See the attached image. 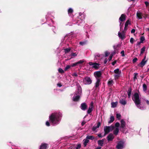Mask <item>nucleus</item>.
Returning a JSON list of instances; mask_svg holds the SVG:
<instances>
[{
    "mask_svg": "<svg viewBox=\"0 0 149 149\" xmlns=\"http://www.w3.org/2000/svg\"><path fill=\"white\" fill-rule=\"evenodd\" d=\"M62 116V113L58 111L52 113L49 116V119L50 122L53 126L59 124Z\"/></svg>",
    "mask_w": 149,
    "mask_h": 149,
    "instance_id": "obj_1",
    "label": "nucleus"
},
{
    "mask_svg": "<svg viewBox=\"0 0 149 149\" xmlns=\"http://www.w3.org/2000/svg\"><path fill=\"white\" fill-rule=\"evenodd\" d=\"M132 99L138 108L141 110H144L146 109V107L144 106H142L141 104V100L138 93H135L132 97Z\"/></svg>",
    "mask_w": 149,
    "mask_h": 149,
    "instance_id": "obj_2",
    "label": "nucleus"
},
{
    "mask_svg": "<svg viewBox=\"0 0 149 149\" xmlns=\"http://www.w3.org/2000/svg\"><path fill=\"white\" fill-rule=\"evenodd\" d=\"M81 94V88L79 85L77 87V89L74 93L72 98L73 101L76 102L79 100Z\"/></svg>",
    "mask_w": 149,
    "mask_h": 149,
    "instance_id": "obj_3",
    "label": "nucleus"
},
{
    "mask_svg": "<svg viewBox=\"0 0 149 149\" xmlns=\"http://www.w3.org/2000/svg\"><path fill=\"white\" fill-rule=\"evenodd\" d=\"M53 16L51 15V12H48L46 15V18L48 25L50 26L54 24V22L52 20V17Z\"/></svg>",
    "mask_w": 149,
    "mask_h": 149,
    "instance_id": "obj_4",
    "label": "nucleus"
},
{
    "mask_svg": "<svg viewBox=\"0 0 149 149\" xmlns=\"http://www.w3.org/2000/svg\"><path fill=\"white\" fill-rule=\"evenodd\" d=\"M114 128V127L113 125H111L110 126H105L104 128V133L103 136H104L110 132L111 131L113 130Z\"/></svg>",
    "mask_w": 149,
    "mask_h": 149,
    "instance_id": "obj_5",
    "label": "nucleus"
},
{
    "mask_svg": "<svg viewBox=\"0 0 149 149\" xmlns=\"http://www.w3.org/2000/svg\"><path fill=\"white\" fill-rule=\"evenodd\" d=\"M92 80L88 77H85L83 80V83L86 85H89L92 83Z\"/></svg>",
    "mask_w": 149,
    "mask_h": 149,
    "instance_id": "obj_6",
    "label": "nucleus"
},
{
    "mask_svg": "<svg viewBox=\"0 0 149 149\" xmlns=\"http://www.w3.org/2000/svg\"><path fill=\"white\" fill-rule=\"evenodd\" d=\"M79 16L78 17V19L77 20V22L76 23H74V24H76L78 25L81 26L82 24H83L84 23V21L83 19H84V18L81 19L80 16L82 15V13H79Z\"/></svg>",
    "mask_w": 149,
    "mask_h": 149,
    "instance_id": "obj_7",
    "label": "nucleus"
},
{
    "mask_svg": "<svg viewBox=\"0 0 149 149\" xmlns=\"http://www.w3.org/2000/svg\"><path fill=\"white\" fill-rule=\"evenodd\" d=\"M125 147V142L123 141H119L116 146L117 149H122Z\"/></svg>",
    "mask_w": 149,
    "mask_h": 149,
    "instance_id": "obj_8",
    "label": "nucleus"
},
{
    "mask_svg": "<svg viewBox=\"0 0 149 149\" xmlns=\"http://www.w3.org/2000/svg\"><path fill=\"white\" fill-rule=\"evenodd\" d=\"M125 125L126 124L125 121L123 119L121 120L120 121V128L121 131L123 133H126V132H125L124 130L125 128Z\"/></svg>",
    "mask_w": 149,
    "mask_h": 149,
    "instance_id": "obj_9",
    "label": "nucleus"
},
{
    "mask_svg": "<svg viewBox=\"0 0 149 149\" xmlns=\"http://www.w3.org/2000/svg\"><path fill=\"white\" fill-rule=\"evenodd\" d=\"M114 72L115 73L114 75L115 79H118L120 76V74L121 73V71L119 70V69L118 68L114 70Z\"/></svg>",
    "mask_w": 149,
    "mask_h": 149,
    "instance_id": "obj_10",
    "label": "nucleus"
},
{
    "mask_svg": "<svg viewBox=\"0 0 149 149\" xmlns=\"http://www.w3.org/2000/svg\"><path fill=\"white\" fill-rule=\"evenodd\" d=\"M125 14H122L120 17L119 19V22L120 23V30H121V29L122 28V26H123V24L122 25L121 22H123L125 21Z\"/></svg>",
    "mask_w": 149,
    "mask_h": 149,
    "instance_id": "obj_11",
    "label": "nucleus"
},
{
    "mask_svg": "<svg viewBox=\"0 0 149 149\" xmlns=\"http://www.w3.org/2000/svg\"><path fill=\"white\" fill-rule=\"evenodd\" d=\"M102 74V73L100 71L95 72L94 73V76L95 77L96 79H100V78L101 77Z\"/></svg>",
    "mask_w": 149,
    "mask_h": 149,
    "instance_id": "obj_12",
    "label": "nucleus"
},
{
    "mask_svg": "<svg viewBox=\"0 0 149 149\" xmlns=\"http://www.w3.org/2000/svg\"><path fill=\"white\" fill-rule=\"evenodd\" d=\"M88 64L90 65H92V68L95 69H97L99 68L100 64L96 63H93L91 62H89Z\"/></svg>",
    "mask_w": 149,
    "mask_h": 149,
    "instance_id": "obj_13",
    "label": "nucleus"
},
{
    "mask_svg": "<svg viewBox=\"0 0 149 149\" xmlns=\"http://www.w3.org/2000/svg\"><path fill=\"white\" fill-rule=\"evenodd\" d=\"M84 62V60H80L79 61L74 63L71 64V66L72 67H74L78 66V65L82 64Z\"/></svg>",
    "mask_w": 149,
    "mask_h": 149,
    "instance_id": "obj_14",
    "label": "nucleus"
},
{
    "mask_svg": "<svg viewBox=\"0 0 149 149\" xmlns=\"http://www.w3.org/2000/svg\"><path fill=\"white\" fill-rule=\"evenodd\" d=\"M100 79H96L95 82V86L94 87V89H97L98 88L100 85L101 84Z\"/></svg>",
    "mask_w": 149,
    "mask_h": 149,
    "instance_id": "obj_15",
    "label": "nucleus"
},
{
    "mask_svg": "<svg viewBox=\"0 0 149 149\" xmlns=\"http://www.w3.org/2000/svg\"><path fill=\"white\" fill-rule=\"evenodd\" d=\"M114 138V136L112 133L109 134L107 137V139L108 141H111Z\"/></svg>",
    "mask_w": 149,
    "mask_h": 149,
    "instance_id": "obj_16",
    "label": "nucleus"
},
{
    "mask_svg": "<svg viewBox=\"0 0 149 149\" xmlns=\"http://www.w3.org/2000/svg\"><path fill=\"white\" fill-rule=\"evenodd\" d=\"M48 147V144L45 143H41L39 149H47Z\"/></svg>",
    "mask_w": 149,
    "mask_h": 149,
    "instance_id": "obj_17",
    "label": "nucleus"
},
{
    "mask_svg": "<svg viewBox=\"0 0 149 149\" xmlns=\"http://www.w3.org/2000/svg\"><path fill=\"white\" fill-rule=\"evenodd\" d=\"M118 36L120 38L123 40L124 39L125 36V32L124 31L121 33L119 31L118 33Z\"/></svg>",
    "mask_w": 149,
    "mask_h": 149,
    "instance_id": "obj_18",
    "label": "nucleus"
},
{
    "mask_svg": "<svg viewBox=\"0 0 149 149\" xmlns=\"http://www.w3.org/2000/svg\"><path fill=\"white\" fill-rule=\"evenodd\" d=\"M68 12L69 16L71 17H73V9L71 8H70L68 9Z\"/></svg>",
    "mask_w": 149,
    "mask_h": 149,
    "instance_id": "obj_19",
    "label": "nucleus"
},
{
    "mask_svg": "<svg viewBox=\"0 0 149 149\" xmlns=\"http://www.w3.org/2000/svg\"><path fill=\"white\" fill-rule=\"evenodd\" d=\"M81 108L83 110H85L87 107V105L85 103H82L81 105Z\"/></svg>",
    "mask_w": 149,
    "mask_h": 149,
    "instance_id": "obj_20",
    "label": "nucleus"
},
{
    "mask_svg": "<svg viewBox=\"0 0 149 149\" xmlns=\"http://www.w3.org/2000/svg\"><path fill=\"white\" fill-rule=\"evenodd\" d=\"M101 125V123L100 122H98L97 124V125L96 126L95 125L93 126V127L92 128V130L93 131H95L96 129L98 128Z\"/></svg>",
    "mask_w": 149,
    "mask_h": 149,
    "instance_id": "obj_21",
    "label": "nucleus"
},
{
    "mask_svg": "<svg viewBox=\"0 0 149 149\" xmlns=\"http://www.w3.org/2000/svg\"><path fill=\"white\" fill-rule=\"evenodd\" d=\"M93 103L92 102L91 104V105L88 108V109L87 111V113L88 114H89L93 110Z\"/></svg>",
    "mask_w": 149,
    "mask_h": 149,
    "instance_id": "obj_22",
    "label": "nucleus"
},
{
    "mask_svg": "<svg viewBox=\"0 0 149 149\" xmlns=\"http://www.w3.org/2000/svg\"><path fill=\"white\" fill-rule=\"evenodd\" d=\"M119 102L121 104L123 105H125L127 104V101L125 99H120Z\"/></svg>",
    "mask_w": 149,
    "mask_h": 149,
    "instance_id": "obj_23",
    "label": "nucleus"
},
{
    "mask_svg": "<svg viewBox=\"0 0 149 149\" xmlns=\"http://www.w3.org/2000/svg\"><path fill=\"white\" fill-rule=\"evenodd\" d=\"M104 139L98 140L97 141L98 145L101 146H102L104 144Z\"/></svg>",
    "mask_w": 149,
    "mask_h": 149,
    "instance_id": "obj_24",
    "label": "nucleus"
},
{
    "mask_svg": "<svg viewBox=\"0 0 149 149\" xmlns=\"http://www.w3.org/2000/svg\"><path fill=\"white\" fill-rule=\"evenodd\" d=\"M119 129L118 128L116 127L114 130L113 131V134L115 135H117L119 132Z\"/></svg>",
    "mask_w": 149,
    "mask_h": 149,
    "instance_id": "obj_25",
    "label": "nucleus"
},
{
    "mask_svg": "<svg viewBox=\"0 0 149 149\" xmlns=\"http://www.w3.org/2000/svg\"><path fill=\"white\" fill-rule=\"evenodd\" d=\"M114 120V118L113 116H111L110 118V120L108 122V124H109L112 123Z\"/></svg>",
    "mask_w": 149,
    "mask_h": 149,
    "instance_id": "obj_26",
    "label": "nucleus"
},
{
    "mask_svg": "<svg viewBox=\"0 0 149 149\" xmlns=\"http://www.w3.org/2000/svg\"><path fill=\"white\" fill-rule=\"evenodd\" d=\"M147 61H144L142 60L141 62L140 63V66L141 67H143V66L144 65L146 64L147 62Z\"/></svg>",
    "mask_w": 149,
    "mask_h": 149,
    "instance_id": "obj_27",
    "label": "nucleus"
},
{
    "mask_svg": "<svg viewBox=\"0 0 149 149\" xmlns=\"http://www.w3.org/2000/svg\"><path fill=\"white\" fill-rule=\"evenodd\" d=\"M131 92L132 89L131 88H130L127 91V95L129 98H130V97Z\"/></svg>",
    "mask_w": 149,
    "mask_h": 149,
    "instance_id": "obj_28",
    "label": "nucleus"
},
{
    "mask_svg": "<svg viewBox=\"0 0 149 149\" xmlns=\"http://www.w3.org/2000/svg\"><path fill=\"white\" fill-rule=\"evenodd\" d=\"M137 18L139 19H141L142 18L141 14L139 12H137L136 13Z\"/></svg>",
    "mask_w": 149,
    "mask_h": 149,
    "instance_id": "obj_29",
    "label": "nucleus"
},
{
    "mask_svg": "<svg viewBox=\"0 0 149 149\" xmlns=\"http://www.w3.org/2000/svg\"><path fill=\"white\" fill-rule=\"evenodd\" d=\"M111 107L112 108H115L116 107L117 104V102H112L111 103Z\"/></svg>",
    "mask_w": 149,
    "mask_h": 149,
    "instance_id": "obj_30",
    "label": "nucleus"
},
{
    "mask_svg": "<svg viewBox=\"0 0 149 149\" xmlns=\"http://www.w3.org/2000/svg\"><path fill=\"white\" fill-rule=\"evenodd\" d=\"M83 141H84V146L85 147L86 146L87 143L89 141L88 139H87L86 138V139H84L83 140Z\"/></svg>",
    "mask_w": 149,
    "mask_h": 149,
    "instance_id": "obj_31",
    "label": "nucleus"
},
{
    "mask_svg": "<svg viewBox=\"0 0 149 149\" xmlns=\"http://www.w3.org/2000/svg\"><path fill=\"white\" fill-rule=\"evenodd\" d=\"M143 91L145 92H146L147 89V87L145 84H143Z\"/></svg>",
    "mask_w": 149,
    "mask_h": 149,
    "instance_id": "obj_32",
    "label": "nucleus"
},
{
    "mask_svg": "<svg viewBox=\"0 0 149 149\" xmlns=\"http://www.w3.org/2000/svg\"><path fill=\"white\" fill-rule=\"evenodd\" d=\"M86 139H91L93 140L95 138L93 136H89L88 135L86 137Z\"/></svg>",
    "mask_w": 149,
    "mask_h": 149,
    "instance_id": "obj_33",
    "label": "nucleus"
},
{
    "mask_svg": "<svg viewBox=\"0 0 149 149\" xmlns=\"http://www.w3.org/2000/svg\"><path fill=\"white\" fill-rule=\"evenodd\" d=\"M100 54L98 53H96L95 55L94 60H97L98 59V58L100 57Z\"/></svg>",
    "mask_w": 149,
    "mask_h": 149,
    "instance_id": "obj_34",
    "label": "nucleus"
},
{
    "mask_svg": "<svg viewBox=\"0 0 149 149\" xmlns=\"http://www.w3.org/2000/svg\"><path fill=\"white\" fill-rule=\"evenodd\" d=\"M113 81L112 80H109L108 82V84L109 86H111L113 84Z\"/></svg>",
    "mask_w": 149,
    "mask_h": 149,
    "instance_id": "obj_35",
    "label": "nucleus"
},
{
    "mask_svg": "<svg viewBox=\"0 0 149 149\" xmlns=\"http://www.w3.org/2000/svg\"><path fill=\"white\" fill-rule=\"evenodd\" d=\"M72 67L71 66V64L70 65H68L65 67L64 69V70L65 71H67L68 69H69L71 67Z\"/></svg>",
    "mask_w": 149,
    "mask_h": 149,
    "instance_id": "obj_36",
    "label": "nucleus"
},
{
    "mask_svg": "<svg viewBox=\"0 0 149 149\" xmlns=\"http://www.w3.org/2000/svg\"><path fill=\"white\" fill-rule=\"evenodd\" d=\"M64 50L65 52V54L68 53L69 52L70 50V48H66L64 49Z\"/></svg>",
    "mask_w": 149,
    "mask_h": 149,
    "instance_id": "obj_37",
    "label": "nucleus"
},
{
    "mask_svg": "<svg viewBox=\"0 0 149 149\" xmlns=\"http://www.w3.org/2000/svg\"><path fill=\"white\" fill-rule=\"evenodd\" d=\"M144 40H145L144 37L143 36H141L140 38V42H142V43H143V41Z\"/></svg>",
    "mask_w": 149,
    "mask_h": 149,
    "instance_id": "obj_38",
    "label": "nucleus"
},
{
    "mask_svg": "<svg viewBox=\"0 0 149 149\" xmlns=\"http://www.w3.org/2000/svg\"><path fill=\"white\" fill-rule=\"evenodd\" d=\"M77 54L74 53H72L71 54V58H72V57H76L77 56Z\"/></svg>",
    "mask_w": 149,
    "mask_h": 149,
    "instance_id": "obj_39",
    "label": "nucleus"
},
{
    "mask_svg": "<svg viewBox=\"0 0 149 149\" xmlns=\"http://www.w3.org/2000/svg\"><path fill=\"white\" fill-rule=\"evenodd\" d=\"M146 47L145 46L143 47L141 49V54H143L145 51Z\"/></svg>",
    "mask_w": 149,
    "mask_h": 149,
    "instance_id": "obj_40",
    "label": "nucleus"
},
{
    "mask_svg": "<svg viewBox=\"0 0 149 149\" xmlns=\"http://www.w3.org/2000/svg\"><path fill=\"white\" fill-rule=\"evenodd\" d=\"M58 71L61 73H63L64 72V71L61 68H59L58 69Z\"/></svg>",
    "mask_w": 149,
    "mask_h": 149,
    "instance_id": "obj_41",
    "label": "nucleus"
},
{
    "mask_svg": "<svg viewBox=\"0 0 149 149\" xmlns=\"http://www.w3.org/2000/svg\"><path fill=\"white\" fill-rule=\"evenodd\" d=\"M116 118L118 120H120L121 118V115L120 114L117 113L116 114Z\"/></svg>",
    "mask_w": 149,
    "mask_h": 149,
    "instance_id": "obj_42",
    "label": "nucleus"
},
{
    "mask_svg": "<svg viewBox=\"0 0 149 149\" xmlns=\"http://www.w3.org/2000/svg\"><path fill=\"white\" fill-rule=\"evenodd\" d=\"M86 41H84V42H79V44L81 45H84L85 44H86Z\"/></svg>",
    "mask_w": 149,
    "mask_h": 149,
    "instance_id": "obj_43",
    "label": "nucleus"
},
{
    "mask_svg": "<svg viewBox=\"0 0 149 149\" xmlns=\"http://www.w3.org/2000/svg\"><path fill=\"white\" fill-rule=\"evenodd\" d=\"M137 74H138L137 73H134V81H135V80L137 79Z\"/></svg>",
    "mask_w": 149,
    "mask_h": 149,
    "instance_id": "obj_44",
    "label": "nucleus"
},
{
    "mask_svg": "<svg viewBox=\"0 0 149 149\" xmlns=\"http://www.w3.org/2000/svg\"><path fill=\"white\" fill-rule=\"evenodd\" d=\"M130 24V22L129 20H127L126 22L125 25L126 27H127L129 24Z\"/></svg>",
    "mask_w": 149,
    "mask_h": 149,
    "instance_id": "obj_45",
    "label": "nucleus"
},
{
    "mask_svg": "<svg viewBox=\"0 0 149 149\" xmlns=\"http://www.w3.org/2000/svg\"><path fill=\"white\" fill-rule=\"evenodd\" d=\"M134 38H130V42L132 43L133 44L134 43Z\"/></svg>",
    "mask_w": 149,
    "mask_h": 149,
    "instance_id": "obj_46",
    "label": "nucleus"
},
{
    "mask_svg": "<svg viewBox=\"0 0 149 149\" xmlns=\"http://www.w3.org/2000/svg\"><path fill=\"white\" fill-rule=\"evenodd\" d=\"M119 126L120 123H116L115 124V126H116L118 128V127Z\"/></svg>",
    "mask_w": 149,
    "mask_h": 149,
    "instance_id": "obj_47",
    "label": "nucleus"
},
{
    "mask_svg": "<svg viewBox=\"0 0 149 149\" xmlns=\"http://www.w3.org/2000/svg\"><path fill=\"white\" fill-rule=\"evenodd\" d=\"M145 4L146 5V7L149 6V2H148L147 1H145Z\"/></svg>",
    "mask_w": 149,
    "mask_h": 149,
    "instance_id": "obj_48",
    "label": "nucleus"
},
{
    "mask_svg": "<svg viewBox=\"0 0 149 149\" xmlns=\"http://www.w3.org/2000/svg\"><path fill=\"white\" fill-rule=\"evenodd\" d=\"M113 56V55L112 54H111L110 56L108 58V60L109 61H110L112 59V58Z\"/></svg>",
    "mask_w": 149,
    "mask_h": 149,
    "instance_id": "obj_49",
    "label": "nucleus"
},
{
    "mask_svg": "<svg viewBox=\"0 0 149 149\" xmlns=\"http://www.w3.org/2000/svg\"><path fill=\"white\" fill-rule=\"evenodd\" d=\"M81 147V145L80 144H79L77 145V147H76V149H80Z\"/></svg>",
    "mask_w": 149,
    "mask_h": 149,
    "instance_id": "obj_50",
    "label": "nucleus"
},
{
    "mask_svg": "<svg viewBox=\"0 0 149 149\" xmlns=\"http://www.w3.org/2000/svg\"><path fill=\"white\" fill-rule=\"evenodd\" d=\"M120 54H121L122 56L123 57L125 56L124 52V50H123L120 52Z\"/></svg>",
    "mask_w": 149,
    "mask_h": 149,
    "instance_id": "obj_51",
    "label": "nucleus"
},
{
    "mask_svg": "<svg viewBox=\"0 0 149 149\" xmlns=\"http://www.w3.org/2000/svg\"><path fill=\"white\" fill-rule=\"evenodd\" d=\"M138 59L136 58H135L133 60V63H135L137 60Z\"/></svg>",
    "mask_w": 149,
    "mask_h": 149,
    "instance_id": "obj_52",
    "label": "nucleus"
},
{
    "mask_svg": "<svg viewBox=\"0 0 149 149\" xmlns=\"http://www.w3.org/2000/svg\"><path fill=\"white\" fill-rule=\"evenodd\" d=\"M72 76H75V77H77L78 76V74L77 73L75 72V73H73L72 74Z\"/></svg>",
    "mask_w": 149,
    "mask_h": 149,
    "instance_id": "obj_53",
    "label": "nucleus"
},
{
    "mask_svg": "<svg viewBox=\"0 0 149 149\" xmlns=\"http://www.w3.org/2000/svg\"><path fill=\"white\" fill-rule=\"evenodd\" d=\"M62 86V85L61 83H58L57 84V86L59 87H61Z\"/></svg>",
    "mask_w": 149,
    "mask_h": 149,
    "instance_id": "obj_54",
    "label": "nucleus"
},
{
    "mask_svg": "<svg viewBox=\"0 0 149 149\" xmlns=\"http://www.w3.org/2000/svg\"><path fill=\"white\" fill-rule=\"evenodd\" d=\"M109 54V53L107 51H106L105 52V54L106 57Z\"/></svg>",
    "mask_w": 149,
    "mask_h": 149,
    "instance_id": "obj_55",
    "label": "nucleus"
},
{
    "mask_svg": "<svg viewBox=\"0 0 149 149\" xmlns=\"http://www.w3.org/2000/svg\"><path fill=\"white\" fill-rule=\"evenodd\" d=\"M46 125L47 126H50V123L49 121H47L46 122Z\"/></svg>",
    "mask_w": 149,
    "mask_h": 149,
    "instance_id": "obj_56",
    "label": "nucleus"
},
{
    "mask_svg": "<svg viewBox=\"0 0 149 149\" xmlns=\"http://www.w3.org/2000/svg\"><path fill=\"white\" fill-rule=\"evenodd\" d=\"M116 62L117 61L116 60H115L112 63V65H115V64L116 63Z\"/></svg>",
    "mask_w": 149,
    "mask_h": 149,
    "instance_id": "obj_57",
    "label": "nucleus"
},
{
    "mask_svg": "<svg viewBox=\"0 0 149 149\" xmlns=\"http://www.w3.org/2000/svg\"><path fill=\"white\" fill-rule=\"evenodd\" d=\"M97 136L98 137L100 138H102V137H104L102 135L101 133L99 134H97Z\"/></svg>",
    "mask_w": 149,
    "mask_h": 149,
    "instance_id": "obj_58",
    "label": "nucleus"
},
{
    "mask_svg": "<svg viewBox=\"0 0 149 149\" xmlns=\"http://www.w3.org/2000/svg\"><path fill=\"white\" fill-rule=\"evenodd\" d=\"M144 100L146 102V103L148 105H149V101L146 99H144Z\"/></svg>",
    "mask_w": 149,
    "mask_h": 149,
    "instance_id": "obj_59",
    "label": "nucleus"
},
{
    "mask_svg": "<svg viewBox=\"0 0 149 149\" xmlns=\"http://www.w3.org/2000/svg\"><path fill=\"white\" fill-rule=\"evenodd\" d=\"M135 29H132L131 31V33H134L135 32Z\"/></svg>",
    "mask_w": 149,
    "mask_h": 149,
    "instance_id": "obj_60",
    "label": "nucleus"
},
{
    "mask_svg": "<svg viewBox=\"0 0 149 149\" xmlns=\"http://www.w3.org/2000/svg\"><path fill=\"white\" fill-rule=\"evenodd\" d=\"M107 61V58H106L105 59L104 61V64H106Z\"/></svg>",
    "mask_w": 149,
    "mask_h": 149,
    "instance_id": "obj_61",
    "label": "nucleus"
},
{
    "mask_svg": "<svg viewBox=\"0 0 149 149\" xmlns=\"http://www.w3.org/2000/svg\"><path fill=\"white\" fill-rule=\"evenodd\" d=\"M86 37H87L88 38H89V35H88V32H86Z\"/></svg>",
    "mask_w": 149,
    "mask_h": 149,
    "instance_id": "obj_62",
    "label": "nucleus"
},
{
    "mask_svg": "<svg viewBox=\"0 0 149 149\" xmlns=\"http://www.w3.org/2000/svg\"><path fill=\"white\" fill-rule=\"evenodd\" d=\"M142 43V42H140H140H137V44H136V45H140V44L141 43Z\"/></svg>",
    "mask_w": 149,
    "mask_h": 149,
    "instance_id": "obj_63",
    "label": "nucleus"
},
{
    "mask_svg": "<svg viewBox=\"0 0 149 149\" xmlns=\"http://www.w3.org/2000/svg\"><path fill=\"white\" fill-rule=\"evenodd\" d=\"M101 147L100 146H98L96 148H95V149H101Z\"/></svg>",
    "mask_w": 149,
    "mask_h": 149,
    "instance_id": "obj_64",
    "label": "nucleus"
}]
</instances>
